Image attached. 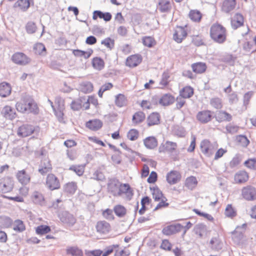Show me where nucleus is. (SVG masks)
I'll return each instance as SVG.
<instances>
[{"mask_svg":"<svg viewBox=\"0 0 256 256\" xmlns=\"http://www.w3.org/2000/svg\"><path fill=\"white\" fill-rule=\"evenodd\" d=\"M61 222L68 227L73 226L76 222V219L74 216L68 212H64L59 215Z\"/></svg>","mask_w":256,"mask_h":256,"instance_id":"nucleus-11","label":"nucleus"},{"mask_svg":"<svg viewBox=\"0 0 256 256\" xmlns=\"http://www.w3.org/2000/svg\"><path fill=\"white\" fill-rule=\"evenodd\" d=\"M226 29L222 24L216 22L210 26V36L214 42L224 43L226 40Z\"/></svg>","mask_w":256,"mask_h":256,"instance_id":"nucleus-2","label":"nucleus"},{"mask_svg":"<svg viewBox=\"0 0 256 256\" xmlns=\"http://www.w3.org/2000/svg\"><path fill=\"white\" fill-rule=\"evenodd\" d=\"M113 210L115 214L120 218L125 216L127 213L126 208L122 204H116L114 206Z\"/></svg>","mask_w":256,"mask_h":256,"instance_id":"nucleus-37","label":"nucleus"},{"mask_svg":"<svg viewBox=\"0 0 256 256\" xmlns=\"http://www.w3.org/2000/svg\"><path fill=\"white\" fill-rule=\"evenodd\" d=\"M249 178L248 174L245 170H240L234 176V180L236 184H243L246 182Z\"/></svg>","mask_w":256,"mask_h":256,"instance_id":"nucleus-22","label":"nucleus"},{"mask_svg":"<svg viewBox=\"0 0 256 256\" xmlns=\"http://www.w3.org/2000/svg\"><path fill=\"white\" fill-rule=\"evenodd\" d=\"M215 118L219 122H230L232 119V116L225 111L219 110L216 112Z\"/></svg>","mask_w":256,"mask_h":256,"instance_id":"nucleus-26","label":"nucleus"},{"mask_svg":"<svg viewBox=\"0 0 256 256\" xmlns=\"http://www.w3.org/2000/svg\"><path fill=\"white\" fill-rule=\"evenodd\" d=\"M12 92V86L10 84L6 82H2L0 84V96L2 97L8 96Z\"/></svg>","mask_w":256,"mask_h":256,"instance_id":"nucleus-35","label":"nucleus"},{"mask_svg":"<svg viewBox=\"0 0 256 256\" xmlns=\"http://www.w3.org/2000/svg\"><path fill=\"white\" fill-rule=\"evenodd\" d=\"M158 202H159L158 204L154 209V210L167 208L169 206V202H168V200L165 196L162 198L160 200V201H158Z\"/></svg>","mask_w":256,"mask_h":256,"instance_id":"nucleus-53","label":"nucleus"},{"mask_svg":"<svg viewBox=\"0 0 256 256\" xmlns=\"http://www.w3.org/2000/svg\"><path fill=\"white\" fill-rule=\"evenodd\" d=\"M160 116L156 112L151 113L148 117L147 122L148 126L158 124L160 123Z\"/></svg>","mask_w":256,"mask_h":256,"instance_id":"nucleus-30","label":"nucleus"},{"mask_svg":"<svg viewBox=\"0 0 256 256\" xmlns=\"http://www.w3.org/2000/svg\"><path fill=\"white\" fill-rule=\"evenodd\" d=\"M66 252L72 256H84L82 250L78 246H70L66 248Z\"/></svg>","mask_w":256,"mask_h":256,"instance_id":"nucleus-42","label":"nucleus"},{"mask_svg":"<svg viewBox=\"0 0 256 256\" xmlns=\"http://www.w3.org/2000/svg\"><path fill=\"white\" fill-rule=\"evenodd\" d=\"M120 182L118 180H110L108 184V190L114 196H118Z\"/></svg>","mask_w":256,"mask_h":256,"instance_id":"nucleus-17","label":"nucleus"},{"mask_svg":"<svg viewBox=\"0 0 256 256\" xmlns=\"http://www.w3.org/2000/svg\"><path fill=\"white\" fill-rule=\"evenodd\" d=\"M128 100L126 96L122 94H118L114 96V104L118 108L126 106Z\"/></svg>","mask_w":256,"mask_h":256,"instance_id":"nucleus-34","label":"nucleus"},{"mask_svg":"<svg viewBox=\"0 0 256 256\" xmlns=\"http://www.w3.org/2000/svg\"><path fill=\"white\" fill-rule=\"evenodd\" d=\"M102 122L99 119H92L86 123V128L92 131H97L102 126Z\"/></svg>","mask_w":256,"mask_h":256,"instance_id":"nucleus-23","label":"nucleus"},{"mask_svg":"<svg viewBox=\"0 0 256 256\" xmlns=\"http://www.w3.org/2000/svg\"><path fill=\"white\" fill-rule=\"evenodd\" d=\"M244 19L242 14H236L231 19V26L236 30L244 25Z\"/></svg>","mask_w":256,"mask_h":256,"instance_id":"nucleus-21","label":"nucleus"},{"mask_svg":"<svg viewBox=\"0 0 256 256\" xmlns=\"http://www.w3.org/2000/svg\"><path fill=\"white\" fill-rule=\"evenodd\" d=\"M48 102L50 104L54 114L58 120L60 122L62 121L64 116V111L65 109L64 100L60 96H58L55 98L54 102L50 100H48Z\"/></svg>","mask_w":256,"mask_h":256,"instance_id":"nucleus-3","label":"nucleus"},{"mask_svg":"<svg viewBox=\"0 0 256 256\" xmlns=\"http://www.w3.org/2000/svg\"><path fill=\"white\" fill-rule=\"evenodd\" d=\"M193 94V88L190 86H186L180 90L179 96L183 98H190Z\"/></svg>","mask_w":256,"mask_h":256,"instance_id":"nucleus-40","label":"nucleus"},{"mask_svg":"<svg viewBox=\"0 0 256 256\" xmlns=\"http://www.w3.org/2000/svg\"><path fill=\"white\" fill-rule=\"evenodd\" d=\"M37 28L36 24L32 22H28L26 26V30L28 34H34Z\"/></svg>","mask_w":256,"mask_h":256,"instance_id":"nucleus-59","label":"nucleus"},{"mask_svg":"<svg viewBox=\"0 0 256 256\" xmlns=\"http://www.w3.org/2000/svg\"><path fill=\"white\" fill-rule=\"evenodd\" d=\"M46 186L50 190H58L60 187L58 178L53 174H48L46 180Z\"/></svg>","mask_w":256,"mask_h":256,"instance_id":"nucleus-10","label":"nucleus"},{"mask_svg":"<svg viewBox=\"0 0 256 256\" xmlns=\"http://www.w3.org/2000/svg\"><path fill=\"white\" fill-rule=\"evenodd\" d=\"M102 44L104 45L106 48L112 49L114 44V40L110 38H107L101 42Z\"/></svg>","mask_w":256,"mask_h":256,"instance_id":"nucleus-62","label":"nucleus"},{"mask_svg":"<svg viewBox=\"0 0 256 256\" xmlns=\"http://www.w3.org/2000/svg\"><path fill=\"white\" fill-rule=\"evenodd\" d=\"M191 68L194 72L196 74H202L207 70V65L205 62H196L192 64Z\"/></svg>","mask_w":256,"mask_h":256,"instance_id":"nucleus-25","label":"nucleus"},{"mask_svg":"<svg viewBox=\"0 0 256 256\" xmlns=\"http://www.w3.org/2000/svg\"><path fill=\"white\" fill-rule=\"evenodd\" d=\"M16 178L19 183L22 186L29 184L31 180V176L25 170H18L16 174Z\"/></svg>","mask_w":256,"mask_h":256,"instance_id":"nucleus-15","label":"nucleus"},{"mask_svg":"<svg viewBox=\"0 0 256 256\" xmlns=\"http://www.w3.org/2000/svg\"><path fill=\"white\" fill-rule=\"evenodd\" d=\"M81 91L85 94H88L92 92L94 90V86L90 82H84L81 84Z\"/></svg>","mask_w":256,"mask_h":256,"instance_id":"nucleus-48","label":"nucleus"},{"mask_svg":"<svg viewBox=\"0 0 256 256\" xmlns=\"http://www.w3.org/2000/svg\"><path fill=\"white\" fill-rule=\"evenodd\" d=\"M16 108L18 112L22 113L38 114L39 112V108L36 102L32 96L26 94L22 96L16 103Z\"/></svg>","mask_w":256,"mask_h":256,"instance_id":"nucleus-1","label":"nucleus"},{"mask_svg":"<svg viewBox=\"0 0 256 256\" xmlns=\"http://www.w3.org/2000/svg\"><path fill=\"white\" fill-rule=\"evenodd\" d=\"M150 190L152 192V198L155 202L160 201V200L164 196L162 192L156 186L151 188Z\"/></svg>","mask_w":256,"mask_h":256,"instance_id":"nucleus-43","label":"nucleus"},{"mask_svg":"<svg viewBox=\"0 0 256 256\" xmlns=\"http://www.w3.org/2000/svg\"><path fill=\"white\" fill-rule=\"evenodd\" d=\"M198 184V181L195 176H190L188 177L184 182V186L190 190H192Z\"/></svg>","mask_w":256,"mask_h":256,"instance_id":"nucleus-39","label":"nucleus"},{"mask_svg":"<svg viewBox=\"0 0 256 256\" xmlns=\"http://www.w3.org/2000/svg\"><path fill=\"white\" fill-rule=\"evenodd\" d=\"M52 170L51 162L48 158L42 159L40 164L38 172L42 174H44L50 172Z\"/></svg>","mask_w":256,"mask_h":256,"instance_id":"nucleus-19","label":"nucleus"},{"mask_svg":"<svg viewBox=\"0 0 256 256\" xmlns=\"http://www.w3.org/2000/svg\"><path fill=\"white\" fill-rule=\"evenodd\" d=\"M31 2L33 3L34 0H18L14 4V8L25 12L30 8Z\"/></svg>","mask_w":256,"mask_h":256,"instance_id":"nucleus-24","label":"nucleus"},{"mask_svg":"<svg viewBox=\"0 0 256 256\" xmlns=\"http://www.w3.org/2000/svg\"><path fill=\"white\" fill-rule=\"evenodd\" d=\"M14 180L12 176H6L0 178V192L7 194L12 192Z\"/></svg>","mask_w":256,"mask_h":256,"instance_id":"nucleus-5","label":"nucleus"},{"mask_svg":"<svg viewBox=\"0 0 256 256\" xmlns=\"http://www.w3.org/2000/svg\"><path fill=\"white\" fill-rule=\"evenodd\" d=\"M170 75L168 72H164L162 75V78L160 82V86H162V88H166L170 83Z\"/></svg>","mask_w":256,"mask_h":256,"instance_id":"nucleus-51","label":"nucleus"},{"mask_svg":"<svg viewBox=\"0 0 256 256\" xmlns=\"http://www.w3.org/2000/svg\"><path fill=\"white\" fill-rule=\"evenodd\" d=\"M92 66L96 70H100L104 66V60L100 57H94L92 59Z\"/></svg>","mask_w":256,"mask_h":256,"instance_id":"nucleus-41","label":"nucleus"},{"mask_svg":"<svg viewBox=\"0 0 256 256\" xmlns=\"http://www.w3.org/2000/svg\"><path fill=\"white\" fill-rule=\"evenodd\" d=\"M35 130V128L32 125L23 124L18 128V134L22 137H26L32 134Z\"/></svg>","mask_w":256,"mask_h":256,"instance_id":"nucleus-18","label":"nucleus"},{"mask_svg":"<svg viewBox=\"0 0 256 256\" xmlns=\"http://www.w3.org/2000/svg\"><path fill=\"white\" fill-rule=\"evenodd\" d=\"M95 228L100 235H106L112 230L111 224L105 220L98 221L95 225Z\"/></svg>","mask_w":256,"mask_h":256,"instance_id":"nucleus-9","label":"nucleus"},{"mask_svg":"<svg viewBox=\"0 0 256 256\" xmlns=\"http://www.w3.org/2000/svg\"><path fill=\"white\" fill-rule=\"evenodd\" d=\"M31 198L32 202L36 204L42 206L45 203V198L44 195L38 191H35L33 192Z\"/></svg>","mask_w":256,"mask_h":256,"instance_id":"nucleus-32","label":"nucleus"},{"mask_svg":"<svg viewBox=\"0 0 256 256\" xmlns=\"http://www.w3.org/2000/svg\"><path fill=\"white\" fill-rule=\"evenodd\" d=\"M133 194V190L129 184L120 183L118 196L125 195L128 198H130Z\"/></svg>","mask_w":256,"mask_h":256,"instance_id":"nucleus-20","label":"nucleus"},{"mask_svg":"<svg viewBox=\"0 0 256 256\" xmlns=\"http://www.w3.org/2000/svg\"><path fill=\"white\" fill-rule=\"evenodd\" d=\"M174 101V96L170 94H165L160 97L158 102L163 106H168L172 104Z\"/></svg>","mask_w":256,"mask_h":256,"instance_id":"nucleus-29","label":"nucleus"},{"mask_svg":"<svg viewBox=\"0 0 256 256\" xmlns=\"http://www.w3.org/2000/svg\"><path fill=\"white\" fill-rule=\"evenodd\" d=\"M142 43L145 46L152 48L156 44V42L152 36H145L142 38Z\"/></svg>","mask_w":256,"mask_h":256,"instance_id":"nucleus-45","label":"nucleus"},{"mask_svg":"<svg viewBox=\"0 0 256 256\" xmlns=\"http://www.w3.org/2000/svg\"><path fill=\"white\" fill-rule=\"evenodd\" d=\"M186 25L184 26H176L174 30L172 38L177 43H182L188 36Z\"/></svg>","mask_w":256,"mask_h":256,"instance_id":"nucleus-7","label":"nucleus"},{"mask_svg":"<svg viewBox=\"0 0 256 256\" xmlns=\"http://www.w3.org/2000/svg\"><path fill=\"white\" fill-rule=\"evenodd\" d=\"M102 215L104 218L108 220H112L115 218L113 210L109 208L102 210Z\"/></svg>","mask_w":256,"mask_h":256,"instance_id":"nucleus-50","label":"nucleus"},{"mask_svg":"<svg viewBox=\"0 0 256 256\" xmlns=\"http://www.w3.org/2000/svg\"><path fill=\"white\" fill-rule=\"evenodd\" d=\"M11 59L13 62L20 66L26 65L30 60L26 54L21 52H16L14 54Z\"/></svg>","mask_w":256,"mask_h":256,"instance_id":"nucleus-12","label":"nucleus"},{"mask_svg":"<svg viewBox=\"0 0 256 256\" xmlns=\"http://www.w3.org/2000/svg\"><path fill=\"white\" fill-rule=\"evenodd\" d=\"M114 256H128L129 254L124 248H122L118 244H116Z\"/></svg>","mask_w":256,"mask_h":256,"instance_id":"nucleus-55","label":"nucleus"},{"mask_svg":"<svg viewBox=\"0 0 256 256\" xmlns=\"http://www.w3.org/2000/svg\"><path fill=\"white\" fill-rule=\"evenodd\" d=\"M192 42L196 46H200L204 44V40L201 36H194L192 38Z\"/></svg>","mask_w":256,"mask_h":256,"instance_id":"nucleus-63","label":"nucleus"},{"mask_svg":"<svg viewBox=\"0 0 256 256\" xmlns=\"http://www.w3.org/2000/svg\"><path fill=\"white\" fill-rule=\"evenodd\" d=\"M50 231V227L47 225L42 224L36 228V232L38 235H44L49 233Z\"/></svg>","mask_w":256,"mask_h":256,"instance_id":"nucleus-47","label":"nucleus"},{"mask_svg":"<svg viewBox=\"0 0 256 256\" xmlns=\"http://www.w3.org/2000/svg\"><path fill=\"white\" fill-rule=\"evenodd\" d=\"M64 188L66 192L74 194L77 189L76 184L74 182H68L64 186Z\"/></svg>","mask_w":256,"mask_h":256,"instance_id":"nucleus-54","label":"nucleus"},{"mask_svg":"<svg viewBox=\"0 0 256 256\" xmlns=\"http://www.w3.org/2000/svg\"><path fill=\"white\" fill-rule=\"evenodd\" d=\"M210 243L213 248H221L222 242L218 237L212 238L210 240Z\"/></svg>","mask_w":256,"mask_h":256,"instance_id":"nucleus-58","label":"nucleus"},{"mask_svg":"<svg viewBox=\"0 0 256 256\" xmlns=\"http://www.w3.org/2000/svg\"><path fill=\"white\" fill-rule=\"evenodd\" d=\"M138 132L136 129H131L129 130L127 134L128 139L130 140H134L138 138Z\"/></svg>","mask_w":256,"mask_h":256,"instance_id":"nucleus-60","label":"nucleus"},{"mask_svg":"<svg viewBox=\"0 0 256 256\" xmlns=\"http://www.w3.org/2000/svg\"><path fill=\"white\" fill-rule=\"evenodd\" d=\"M241 196L248 201H253L256 200V188L252 185H247L242 188Z\"/></svg>","mask_w":256,"mask_h":256,"instance_id":"nucleus-8","label":"nucleus"},{"mask_svg":"<svg viewBox=\"0 0 256 256\" xmlns=\"http://www.w3.org/2000/svg\"><path fill=\"white\" fill-rule=\"evenodd\" d=\"M182 178V175L180 172L172 170L166 175V180L170 185H174L178 182Z\"/></svg>","mask_w":256,"mask_h":256,"instance_id":"nucleus-13","label":"nucleus"},{"mask_svg":"<svg viewBox=\"0 0 256 256\" xmlns=\"http://www.w3.org/2000/svg\"><path fill=\"white\" fill-rule=\"evenodd\" d=\"M242 41L245 51L250 52H256V36L246 35Z\"/></svg>","mask_w":256,"mask_h":256,"instance_id":"nucleus-6","label":"nucleus"},{"mask_svg":"<svg viewBox=\"0 0 256 256\" xmlns=\"http://www.w3.org/2000/svg\"><path fill=\"white\" fill-rule=\"evenodd\" d=\"M2 114L7 119L12 120L16 118V113L13 108L9 106H6L2 110Z\"/></svg>","mask_w":256,"mask_h":256,"instance_id":"nucleus-36","label":"nucleus"},{"mask_svg":"<svg viewBox=\"0 0 256 256\" xmlns=\"http://www.w3.org/2000/svg\"><path fill=\"white\" fill-rule=\"evenodd\" d=\"M244 165L247 168L250 169L256 168V158H250L246 160L244 163Z\"/></svg>","mask_w":256,"mask_h":256,"instance_id":"nucleus-64","label":"nucleus"},{"mask_svg":"<svg viewBox=\"0 0 256 256\" xmlns=\"http://www.w3.org/2000/svg\"><path fill=\"white\" fill-rule=\"evenodd\" d=\"M212 118V112L210 110H204L198 112L196 116V120L201 124L210 122Z\"/></svg>","mask_w":256,"mask_h":256,"instance_id":"nucleus-16","label":"nucleus"},{"mask_svg":"<svg viewBox=\"0 0 256 256\" xmlns=\"http://www.w3.org/2000/svg\"><path fill=\"white\" fill-rule=\"evenodd\" d=\"M146 118L145 114L142 111L136 112L132 117V122L134 124L142 122Z\"/></svg>","mask_w":256,"mask_h":256,"instance_id":"nucleus-38","label":"nucleus"},{"mask_svg":"<svg viewBox=\"0 0 256 256\" xmlns=\"http://www.w3.org/2000/svg\"><path fill=\"white\" fill-rule=\"evenodd\" d=\"M70 170L74 172L78 176H81L84 172V168L82 166H72L70 167Z\"/></svg>","mask_w":256,"mask_h":256,"instance_id":"nucleus-61","label":"nucleus"},{"mask_svg":"<svg viewBox=\"0 0 256 256\" xmlns=\"http://www.w3.org/2000/svg\"><path fill=\"white\" fill-rule=\"evenodd\" d=\"M12 228L16 232H21L25 230L26 226L22 220H16L12 224Z\"/></svg>","mask_w":256,"mask_h":256,"instance_id":"nucleus-44","label":"nucleus"},{"mask_svg":"<svg viewBox=\"0 0 256 256\" xmlns=\"http://www.w3.org/2000/svg\"><path fill=\"white\" fill-rule=\"evenodd\" d=\"M224 214L226 217L232 218L236 216V210L232 204H228L225 208Z\"/></svg>","mask_w":256,"mask_h":256,"instance_id":"nucleus-46","label":"nucleus"},{"mask_svg":"<svg viewBox=\"0 0 256 256\" xmlns=\"http://www.w3.org/2000/svg\"><path fill=\"white\" fill-rule=\"evenodd\" d=\"M112 14L108 12H103L100 10H95L92 14V19L94 20H96L98 18H100L108 22L112 19Z\"/></svg>","mask_w":256,"mask_h":256,"instance_id":"nucleus-31","label":"nucleus"},{"mask_svg":"<svg viewBox=\"0 0 256 256\" xmlns=\"http://www.w3.org/2000/svg\"><path fill=\"white\" fill-rule=\"evenodd\" d=\"M84 98H80L77 100L73 101L70 104L71 108L74 110H78L82 108V102Z\"/></svg>","mask_w":256,"mask_h":256,"instance_id":"nucleus-57","label":"nucleus"},{"mask_svg":"<svg viewBox=\"0 0 256 256\" xmlns=\"http://www.w3.org/2000/svg\"><path fill=\"white\" fill-rule=\"evenodd\" d=\"M34 52L38 55H44L46 54V50L44 44L37 43L34 48Z\"/></svg>","mask_w":256,"mask_h":256,"instance_id":"nucleus-49","label":"nucleus"},{"mask_svg":"<svg viewBox=\"0 0 256 256\" xmlns=\"http://www.w3.org/2000/svg\"><path fill=\"white\" fill-rule=\"evenodd\" d=\"M188 17L192 22L196 23H199L202 20V14L198 10H190L188 12Z\"/></svg>","mask_w":256,"mask_h":256,"instance_id":"nucleus-27","label":"nucleus"},{"mask_svg":"<svg viewBox=\"0 0 256 256\" xmlns=\"http://www.w3.org/2000/svg\"><path fill=\"white\" fill-rule=\"evenodd\" d=\"M160 248L166 251H170L172 248V244L168 240L164 239L162 241Z\"/></svg>","mask_w":256,"mask_h":256,"instance_id":"nucleus-56","label":"nucleus"},{"mask_svg":"<svg viewBox=\"0 0 256 256\" xmlns=\"http://www.w3.org/2000/svg\"><path fill=\"white\" fill-rule=\"evenodd\" d=\"M183 226L180 223L167 222L163 226L162 233L163 235L170 236L180 232Z\"/></svg>","mask_w":256,"mask_h":256,"instance_id":"nucleus-4","label":"nucleus"},{"mask_svg":"<svg viewBox=\"0 0 256 256\" xmlns=\"http://www.w3.org/2000/svg\"><path fill=\"white\" fill-rule=\"evenodd\" d=\"M172 8L171 2L170 0H159L157 8L162 12H169Z\"/></svg>","mask_w":256,"mask_h":256,"instance_id":"nucleus-33","label":"nucleus"},{"mask_svg":"<svg viewBox=\"0 0 256 256\" xmlns=\"http://www.w3.org/2000/svg\"><path fill=\"white\" fill-rule=\"evenodd\" d=\"M152 202V200L148 196H144L141 200L142 208L139 210V213L143 214L146 210V206L149 205Z\"/></svg>","mask_w":256,"mask_h":256,"instance_id":"nucleus-52","label":"nucleus"},{"mask_svg":"<svg viewBox=\"0 0 256 256\" xmlns=\"http://www.w3.org/2000/svg\"><path fill=\"white\" fill-rule=\"evenodd\" d=\"M236 5V0H224L222 5V10L225 12L228 13L234 10Z\"/></svg>","mask_w":256,"mask_h":256,"instance_id":"nucleus-28","label":"nucleus"},{"mask_svg":"<svg viewBox=\"0 0 256 256\" xmlns=\"http://www.w3.org/2000/svg\"><path fill=\"white\" fill-rule=\"evenodd\" d=\"M142 60V57L140 54H134L128 56L126 60V66L133 68L138 66Z\"/></svg>","mask_w":256,"mask_h":256,"instance_id":"nucleus-14","label":"nucleus"}]
</instances>
